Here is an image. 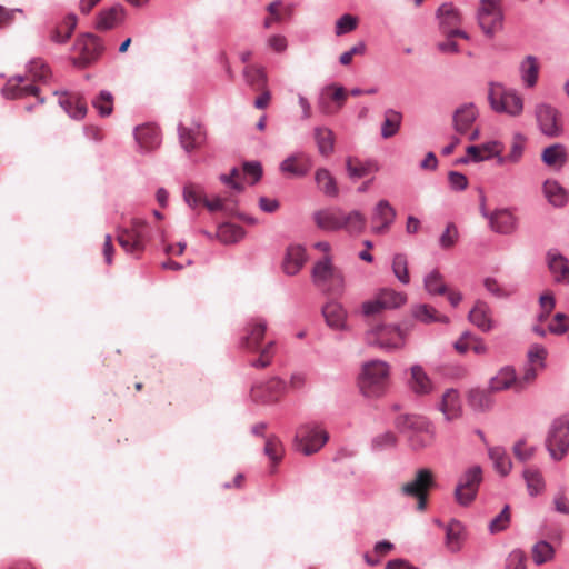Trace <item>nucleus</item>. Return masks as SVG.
<instances>
[{
	"instance_id": "nucleus-14",
	"label": "nucleus",
	"mask_w": 569,
	"mask_h": 569,
	"mask_svg": "<svg viewBox=\"0 0 569 569\" xmlns=\"http://www.w3.org/2000/svg\"><path fill=\"white\" fill-rule=\"evenodd\" d=\"M438 18L440 20V29L443 34H450L451 37H460L461 39L465 40L469 39L468 33L460 29L461 16L452 4H442L438 9Z\"/></svg>"
},
{
	"instance_id": "nucleus-18",
	"label": "nucleus",
	"mask_w": 569,
	"mask_h": 569,
	"mask_svg": "<svg viewBox=\"0 0 569 569\" xmlns=\"http://www.w3.org/2000/svg\"><path fill=\"white\" fill-rule=\"evenodd\" d=\"M481 213L489 219L490 229L497 233L508 234L516 229V218L508 209H499L489 214L482 206Z\"/></svg>"
},
{
	"instance_id": "nucleus-3",
	"label": "nucleus",
	"mask_w": 569,
	"mask_h": 569,
	"mask_svg": "<svg viewBox=\"0 0 569 569\" xmlns=\"http://www.w3.org/2000/svg\"><path fill=\"white\" fill-rule=\"evenodd\" d=\"M488 102L495 112L509 117H519L523 111V98L521 94L499 82H490L488 84Z\"/></svg>"
},
{
	"instance_id": "nucleus-37",
	"label": "nucleus",
	"mask_w": 569,
	"mask_h": 569,
	"mask_svg": "<svg viewBox=\"0 0 569 569\" xmlns=\"http://www.w3.org/2000/svg\"><path fill=\"white\" fill-rule=\"evenodd\" d=\"M469 320L482 331H489L492 328L490 309L483 301H477L469 312Z\"/></svg>"
},
{
	"instance_id": "nucleus-28",
	"label": "nucleus",
	"mask_w": 569,
	"mask_h": 569,
	"mask_svg": "<svg viewBox=\"0 0 569 569\" xmlns=\"http://www.w3.org/2000/svg\"><path fill=\"white\" fill-rule=\"evenodd\" d=\"M502 151L503 144L496 140L467 148L468 157L475 162L489 160L495 157L498 159Z\"/></svg>"
},
{
	"instance_id": "nucleus-6",
	"label": "nucleus",
	"mask_w": 569,
	"mask_h": 569,
	"mask_svg": "<svg viewBox=\"0 0 569 569\" xmlns=\"http://www.w3.org/2000/svg\"><path fill=\"white\" fill-rule=\"evenodd\" d=\"M329 440V433L320 425L308 422L301 425L295 436V446L306 456L318 452Z\"/></svg>"
},
{
	"instance_id": "nucleus-26",
	"label": "nucleus",
	"mask_w": 569,
	"mask_h": 569,
	"mask_svg": "<svg viewBox=\"0 0 569 569\" xmlns=\"http://www.w3.org/2000/svg\"><path fill=\"white\" fill-rule=\"evenodd\" d=\"M58 101L63 110L73 119L80 120L87 114V102L79 93H61Z\"/></svg>"
},
{
	"instance_id": "nucleus-52",
	"label": "nucleus",
	"mask_w": 569,
	"mask_h": 569,
	"mask_svg": "<svg viewBox=\"0 0 569 569\" xmlns=\"http://www.w3.org/2000/svg\"><path fill=\"white\" fill-rule=\"evenodd\" d=\"M481 482L482 469L479 466H472L462 473L457 486L470 487L471 489L478 490Z\"/></svg>"
},
{
	"instance_id": "nucleus-5",
	"label": "nucleus",
	"mask_w": 569,
	"mask_h": 569,
	"mask_svg": "<svg viewBox=\"0 0 569 569\" xmlns=\"http://www.w3.org/2000/svg\"><path fill=\"white\" fill-rule=\"evenodd\" d=\"M436 486L435 475L431 469H418L413 478L401 485L400 492L417 500V509L423 511L427 507L430 489Z\"/></svg>"
},
{
	"instance_id": "nucleus-38",
	"label": "nucleus",
	"mask_w": 569,
	"mask_h": 569,
	"mask_svg": "<svg viewBox=\"0 0 569 569\" xmlns=\"http://www.w3.org/2000/svg\"><path fill=\"white\" fill-rule=\"evenodd\" d=\"M539 62L533 56H527L520 63V76L528 88L536 86L539 76Z\"/></svg>"
},
{
	"instance_id": "nucleus-61",
	"label": "nucleus",
	"mask_w": 569,
	"mask_h": 569,
	"mask_svg": "<svg viewBox=\"0 0 569 569\" xmlns=\"http://www.w3.org/2000/svg\"><path fill=\"white\" fill-rule=\"evenodd\" d=\"M183 197L186 202L191 207H196L200 203L203 204V199H206L202 189L199 186L193 184L187 186L184 188Z\"/></svg>"
},
{
	"instance_id": "nucleus-13",
	"label": "nucleus",
	"mask_w": 569,
	"mask_h": 569,
	"mask_svg": "<svg viewBox=\"0 0 569 569\" xmlns=\"http://www.w3.org/2000/svg\"><path fill=\"white\" fill-rule=\"evenodd\" d=\"M287 390L286 382L280 378H271L266 383H260L251 389V398L256 402L273 403L280 400Z\"/></svg>"
},
{
	"instance_id": "nucleus-46",
	"label": "nucleus",
	"mask_w": 569,
	"mask_h": 569,
	"mask_svg": "<svg viewBox=\"0 0 569 569\" xmlns=\"http://www.w3.org/2000/svg\"><path fill=\"white\" fill-rule=\"evenodd\" d=\"M523 149L525 138L520 134L515 136L512 139L509 153L505 157L500 154L499 158L497 159V163L499 166H503L506 163H518L522 157Z\"/></svg>"
},
{
	"instance_id": "nucleus-7",
	"label": "nucleus",
	"mask_w": 569,
	"mask_h": 569,
	"mask_svg": "<svg viewBox=\"0 0 569 569\" xmlns=\"http://www.w3.org/2000/svg\"><path fill=\"white\" fill-rule=\"evenodd\" d=\"M396 425L402 430L413 431L411 441L415 447L423 448L430 446L435 439V429L432 423L422 416H400L397 418Z\"/></svg>"
},
{
	"instance_id": "nucleus-42",
	"label": "nucleus",
	"mask_w": 569,
	"mask_h": 569,
	"mask_svg": "<svg viewBox=\"0 0 569 569\" xmlns=\"http://www.w3.org/2000/svg\"><path fill=\"white\" fill-rule=\"evenodd\" d=\"M542 161L553 168H561L567 161V152L562 144L556 143L542 151Z\"/></svg>"
},
{
	"instance_id": "nucleus-58",
	"label": "nucleus",
	"mask_w": 569,
	"mask_h": 569,
	"mask_svg": "<svg viewBox=\"0 0 569 569\" xmlns=\"http://www.w3.org/2000/svg\"><path fill=\"white\" fill-rule=\"evenodd\" d=\"M347 170L350 177L362 178L373 170V166L357 158H348Z\"/></svg>"
},
{
	"instance_id": "nucleus-39",
	"label": "nucleus",
	"mask_w": 569,
	"mask_h": 569,
	"mask_svg": "<svg viewBox=\"0 0 569 569\" xmlns=\"http://www.w3.org/2000/svg\"><path fill=\"white\" fill-rule=\"evenodd\" d=\"M402 121V113L393 110L387 109L383 112V121L381 124V136L383 139H389L396 136L400 129Z\"/></svg>"
},
{
	"instance_id": "nucleus-21",
	"label": "nucleus",
	"mask_w": 569,
	"mask_h": 569,
	"mask_svg": "<svg viewBox=\"0 0 569 569\" xmlns=\"http://www.w3.org/2000/svg\"><path fill=\"white\" fill-rule=\"evenodd\" d=\"M312 162L306 153H296L280 163V171L289 177H305L311 169Z\"/></svg>"
},
{
	"instance_id": "nucleus-50",
	"label": "nucleus",
	"mask_w": 569,
	"mask_h": 569,
	"mask_svg": "<svg viewBox=\"0 0 569 569\" xmlns=\"http://www.w3.org/2000/svg\"><path fill=\"white\" fill-rule=\"evenodd\" d=\"M77 17L76 14L71 13V14H68L64 19V21L59 26L57 27V29L54 30L53 34H52V40L54 42H59V43H63L66 42L67 40L70 39L76 26H77Z\"/></svg>"
},
{
	"instance_id": "nucleus-15",
	"label": "nucleus",
	"mask_w": 569,
	"mask_h": 569,
	"mask_svg": "<svg viewBox=\"0 0 569 569\" xmlns=\"http://www.w3.org/2000/svg\"><path fill=\"white\" fill-rule=\"evenodd\" d=\"M76 48L79 50L80 54L73 59V64L79 68L89 66L103 50L100 39L93 34H87L79 39L76 43Z\"/></svg>"
},
{
	"instance_id": "nucleus-64",
	"label": "nucleus",
	"mask_w": 569,
	"mask_h": 569,
	"mask_svg": "<svg viewBox=\"0 0 569 569\" xmlns=\"http://www.w3.org/2000/svg\"><path fill=\"white\" fill-rule=\"evenodd\" d=\"M477 493L478 490L471 489L470 487L457 486L455 490L456 500L461 506H468L471 503L475 500Z\"/></svg>"
},
{
	"instance_id": "nucleus-16",
	"label": "nucleus",
	"mask_w": 569,
	"mask_h": 569,
	"mask_svg": "<svg viewBox=\"0 0 569 569\" xmlns=\"http://www.w3.org/2000/svg\"><path fill=\"white\" fill-rule=\"evenodd\" d=\"M312 279L317 286H325L328 282H332L340 288L343 287V274L332 266L329 257H326L315 264Z\"/></svg>"
},
{
	"instance_id": "nucleus-12",
	"label": "nucleus",
	"mask_w": 569,
	"mask_h": 569,
	"mask_svg": "<svg viewBox=\"0 0 569 569\" xmlns=\"http://www.w3.org/2000/svg\"><path fill=\"white\" fill-rule=\"evenodd\" d=\"M540 131L548 137H558L562 132V120L559 111L547 103H539L535 110Z\"/></svg>"
},
{
	"instance_id": "nucleus-44",
	"label": "nucleus",
	"mask_w": 569,
	"mask_h": 569,
	"mask_svg": "<svg viewBox=\"0 0 569 569\" xmlns=\"http://www.w3.org/2000/svg\"><path fill=\"white\" fill-rule=\"evenodd\" d=\"M523 479L530 496H537L545 490V481L541 472L532 467L523 470Z\"/></svg>"
},
{
	"instance_id": "nucleus-53",
	"label": "nucleus",
	"mask_w": 569,
	"mask_h": 569,
	"mask_svg": "<svg viewBox=\"0 0 569 569\" xmlns=\"http://www.w3.org/2000/svg\"><path fill=\"white\" fill-rule=\"evenodd\" d=\"M264 455L269 457L273 465L281 461L284 449L281 441L276 436H269L264 443Z\"/></svg>"
},
{
	"instance_id": "nucleus-33",
	"label": "nucleus",
	"mask_w": 569,
	"mask_h": 569,
	"mask_svg": "<svg viewBox=\"0 0 569 569\" xmlns=\"http://www.w3.org/2000/svg\"><path fill=\"white\" fill-rule=\"evenodd\" d=\"M136 140L144 150H153L161 142L160 130L153 124H144L136 129Z\"/></svg>"
},
{
	"instance_id": "nucleus-27",
	"label": "nucleus",
	"mask_w": 569,
	"mask_h": 569,
	"mask_svg": "<svg viewBox=\"0 0 569 569\" xmlns=\"http://www.w3.org/2000/svg\"><path fill=\"white\" fill-rule=\"evenodd\" d=\"M489 388L492 392H499L510 388H513L518 392L523 390L522 382L518 381L515 370L509 367L502 368L491 378Z\"/></svg>"
},
{
	"instance_id": "nucleus-35",
	"label": "nucleus",
	"mask_w": 569,
	"mask_h": 569,
	"mask_svg": "<svg viewBox=\"0 0 569 569\" xmlns=\"http://www.w3.org/2000/svg\"><path fill=\"white\" fill-rule=\"evenodd\" d=\"M246 83L254 91L268 87V76L266 69L258 64H248L243 69Z\"/></svg>"
},
{
	"instance_id": "nucleus-54",
	"label": "nucleus",
	"mask_w": 569,
	"mask_h": 569,
	"mask_svg": "<svg viewBox=\"0 0 569 569\" xmlns=\"http://www.w3.org/2000/svg\"><path fill=\"white\" fill-rule=\"evenodd\" d=\"M553 547L545 540L537 542L532 547V559L537 565H542L547 561H550L553 558Z\"/></svg>"
},
{
	"instance_id": "nucleus-56",
	"label": "nucleus",
	"mask_w": 569,
	"mask_h": 569,
	"mask_svg": "<svg viewBox=\"0 0 569 569\" xmlns=\"http://www.w3.org/2000/svg\"><path fill=\"white\" fill-rule=\"evenodd\" d=\"M359 19L350 13L342 14L335 24V33L340 37L357 29Z\"/></svg>"
},
{
	"instance_id": "nucleus-55",
	"label": "nucleus",
	"mask_w": 569,
	"mask_h": 569,
	"mask_svg": "<svg viewBox=\"0 0 569 569\" xmlns=\"http://www.w3.org/2000/svg\"><path fill=\"white\" fill-rule=\"evenodd\" d=\"M92 106L96 108L100 116L108 117L113 111V96L106 90H102L96 99L92 100Z\"/></svg>"
},
{
	"instance_id": "nucleus-10",
	"label": "nucleus",
	"mask_w": 569,
	"mask_h": 569,
	"mask_svg": "<svg viewBox=\"0 0 569 569\" xmlns=\"http://www.w3.org/2000/svg\"><path fill=\"white\" fill-rule=\"evenodd\" d=\"M367 342L385 350H396L405 346L406 333L393 325H379L366 335Z\"/></svg>"
},
{
	"instance_id": "nucleus-49",
	"label": "nucleus",
	"mask_w": 569,
	"mask_h": 569,
	"mask_svg": "<svg viewBox=\"0 0 569 569\" xmlns=\"http://www.w3.org/2000/svg\"><path fill=\"white\" fill-rule=\"evenodd\" d=\"M217 237L224 243H234L244 237V230L237 224L223 223L218 228Z\"/></svg>"
},
{
	"instance_id": "nucleus-51",
	"label": "nucleus",
	"mask_w": 569,
	"mask_h": 569,
	"mask_svg": "<svg viewBox=\"0 0 569 569\" xmlns=\"http://www.w3.org/2000/svg\"><path fill=\"white\" fill-rule=\"evenodd\" d=\"M489 457L493 461L496 470L501 476H507L511 470V460L507 456L505 449L495 447L489 450Z\"/></svg>"
},
{
	"instance_id": "nucleus-8",
	"label": "nucleus",
	"mask_w": 569,
	"mask_h": 569,
	"mask_svg": "<svg viewBox=\"0 0 569 569\" xmlns=\"http://www.w3.org/2000/svg\"><path fill=\"white\" fill-rule=\"evenodd\" d=\"M546 447L552 459L559 461L569 450V417L556 419L548 431Z\"/></svg>"
},
{
	"instance_id": "nucleus-32",
	"label": "nucleus",
	"mask_w": 569,
	"mask_h": 569,
	"mask_svg": "<svg viewBox=\"0 0 569 569\" xmlns=\"http://www.w3.org/2000/svg\"><path fill=\"white\" fill-rule=\"evenodd\" d=\"M306 251L300 246H291L287 249L282 269L289 276L297 274L306 262Z\"/></svg>"
},
{
	"instance_id": "nucleus-36",
	"label": "nucleus",
	"mask_w": 569,
	"mask_h": 569,
	"mask_svg": "<svg viewBox=\"0 0 569 569\" xmlns=\"http://www.w3.org/2000/svg\"><path fill=\"white\" fill-rule=\"evenodd\" d=\"M410 389L417 395H427L432 390V382L422 367L415 365L410 368Z\"/></svg>"
},
{
	"instance_id": "nucleus-19",
	"label": "nucleus",
	"mask_w": 569,
	"mask_h": 569,
	"mask_svg": "<svg viewBox=\"0 0 569 569\" xmlns=\"http://www.w3.org/2000/svg\"><path fill=\"white\" fill-rule=\"evenodd\" d=\"M347 91L343 87L331 84L325 88L319 102L320 110L330 114L342 108L347 100Z\"/></svg>"
},
{
	"instance_id": "nucleus-31",
	"label": "nucleus",
	"mask_w": 569,
	"mask_h": 569,
	"mask_svg": "<svg viewBox=\"0 0 569 569\" xmlns=\"http://www.w3.org/2000/svg\"><path fill=\"white\" fill-rule=\"evenodd\" d=\"M542 191L548 202L555 208H562L568 203V191L556 180H547Z\"/></svg>"
},
{
	"instance_id": "nucleus-63",
	"label": "nucleus",
	"mask_w": 569,
	"mask_h": 569,
	"mask_svg": "<svg viewBox=\"0 0 569 569\" xmlns=\"http://www.w3.org/2000/svg\"><path fill=\"white\" fill-rule=\"evenodd\" d=\"M548 330L555 335H562L567 332L569 330V317L561 312L556 313L552 322L548 327Z\"/></svg>"
},
{
	"instance_id": "nucleus-45",
	"label": "nucleus",
	"mask_w": 569,
	"mask_h": 569,
	"mask_svg": "<svg viewBox=\"0 0 569 569\" xmlns=\"http://www.w3.org/2000/svg\"><path fill=\"white\" fill-rule=\"evenodd\" d=\"M315 139L318 146V150L322 156H329L333 152L335 136L330 129L321 127L316 128Z\"/></svg>"
},
{
	"instance_id": "nucleus-2",
	"label": "nucleus",
	"mask_w": 569,
	"mask_h": 569,
	"mask_svg": "<svg viewBox=\"0 0 569 569\" xmlns=\"http://www.w3.org/2000/svg\"><path fill=\"white\" fill-rule=\"evenodd\" d=\"M50 74L48 66L41 59L31 60L28 67V77L18 76L8 80L3 92L11 99L39 96V89L33 84H24L28 79L46 80Z\"/></svg>"
},
{
	"instance_id": "nucleus-57",
	"label": "nucleus",
	"mask_w": 569,
	"mask_h": 569,
	"mask_svg": "<svg viewBox=\"0 0 569 569\" xmlns=\"http://www.w3.org/2000/svg\"><path fill=\"white\" fill-rule=\"evenodd\" d=\"M425 288L431 295H446L447 286L438 271H432L425 278Z\"/></svg>"
},
{
	"instance_id": "nucleus-40",
	"label": "nucleus",
	"mask_w": 569,
	"mask_h": 569,
	"mask_svg": "<svg viewBox=\"0 0 569 569\" xmlns=\"http://www.w3.org/2000/svg\"><path fill=\"white\" fill-rule=\"evenodd\" d=\"M455 349L459 353H466L467 351L471 350L476 355H483L487 351V347L485 342L477 337H473L472 335L466 332L463 333L456 342H455Z\"/></svg>"
},
{
	"instance_id": "nucleus-4",
	"label": "nucleus",
	"mask_w": 569,
	"mask_h": 569,
	"mask_svg": "<svg viewBox=\"0 0 569 569\" xmlns=\"http://www.w3.org/2000/svg\"><path fill=\"white\" fill-rule=\"evenodd\" d=\"M390 367L386 361L371 360L362 366L359 387L367 397L381 396L389 385Z\"/></svg>"
},
{
	"instance_id": "nucleus-41",
	"label": "nucleus",
	"mask_w": 569,
	"mask_h": 569,
	"mask_svg": "<svg viewBox=\"0 0 569 569\" xmlns=\"http://www.w3.org/2000/svg\"><path fill=\"white\" fill-rule=\"evenodd\" d=\"M492 391L488 389H472L468 393L469 406L478 411H485L491 408L493 400L491 397Z\"/></svg>"
},
{
	"instance_id": "nucleus-9",
	"label": "nucleus",
	"mask_w": 569,
	"mask_h": 569,
	"mask_svg": "<svg viewBox=\"0 0 569 569\" xmlns=\"http://www.w3.org/2000/svg\"><path fill=\"white\" fill-rule=\"evenodd\" d=\"M119 244L130 254L139 256L146 248L147 223L134 218L129 228H119L117 232Z\"/></svg>"
},
{
	"instance_id": "nucleus-60",
	"label": "nucleus",
	"mask_w": 569,
	"mask_h": 569,
	"mask_svg": "<svg viewBox=\"0 0 569 569\" xmlns=\"http://www.w3.org/2000/svg\"><path fill=\"white\" fill-rule=\"evenodd\" d=\"M462 525L459 521H452L448 525L446 537H447V545L452 550H457L459 548V541L462 535Z\"/></svg>"
},
{
	"instance_id": "nucleus-23",
	"label": "nucleus",
	"mask_w": 569,
	"mask_h": 569,
	"mask_svg": "<svg viewBox=\"0 0 569 569\" xmlns=\"http://www.w3.org/2000/svg\"><path fill=\"white\" fill-rule=\"evenodd\" d=\"M178 133L181 147L188 152L200 148L206 141V132L199 124L192 127L181 124Z\"/></svg>"
},
{
	"instance_id": "nucleus-43",
	"label": "nucleus",
	"mask_w": 569,
	"mask_h": 569,
	"mask_svg": "<svg viewBox=\"0 0 569 569\" xmlns=\"http://www.w3.org/2000/svg\"><path fill=\"white\" fill-rule=\"evenodd\" d=\"M412 315L416 319L423 323L431 322H449V318L440 315L433 307L428 305H420L412 309Z\"/></svg>"
},
{
	"instance_id": "nucleus-24",
	"label": "nucleus",
	"mask_w": 569,
	"mask_h": 569,
	"mask_svg": "<svg viewBox=\"0 0 569 569\" xmlns=\"http://www.w3.org/2000/svg\"><path fill=\"white\" fill-rule=\"evenodd\" d=\"M439 410L449 422L462 416V405L459 392L456 389H448L443 392L439 403Z\"/></svg>"
},
{
	"instance_id": "nucleus-62",
	"label": "nucleus",
	"mask_w": 569,
	"mask_h": 569,
	"mask_svg": "<svg viewBox=\"0 0 569 569\" xmlns=\"http://www.w3.org/2000/svg\"><path fill=\"white\" fill-rule=\"evenodd\" d=\"M510 522V510L509 506H506L502 511L495 517L489 525V529L492 533L500 532L505 530Z\"/></svg>"
},
{
	"instance_id": "nucleus-25",
	"label": "nucleus",
	"mask_w": 569,
	"mask_h": 569,
	"mask_svg": "<svg viewBox=\"0 0 569 569\" xmlns=\"http://www.w3.org/2000/svg\"><path fill=\"white\" fill-rule=\"evenodd\" d=\"M326 323L335 330H348L347 310L337 301H330L322 308Z\"/></svg>"
},
{
	"instance_id": "nucleus-59",
	"label": "nucleus",
	"mask_w": 569,
	"mask_h": 569,
	"mask_svg": "<svg viewBox=\"0 0 569 569\" xmlns=\"http://www.w3.org/2000/svg\"><path fill=\"white\" fill-rule=\"evenodd\" d=\"M392 271L402 283L409 282L410 278L408 273V260L405 254L398 253L393 257Z\"/></svg>"
},
{
	"instance_id": "nucleus-29",
	"label": "nucleus",
	"mask_w": 569,
	"mask_h": 569,
	"mask_svg": "<svg viewBox=\"0 0 569 569\" xmlns=\"http://www.w3.org/2000/svg\"><path fill=\"white\" fill-rule=\"evenodd\" d=\"M315 224L325 231H339L340 208L331 207L320 209L313 212Z\"/></svg>"
},
{
	"instance_id": "nucleus-20",
	"label": "nucleus",
	"mask_w": 569,
	"mask_h": 569,
	"mask_svg": "<svg viewBox=\"0 0 569 569\" xmlns=\"http://www.w3.org/2000/svg\"><path fill=\"white\" fill-rule=\"evenodd\" d=\"M127 17V10L121 4H114L108 9L101 10L96 20V29L108 31L121 26Z\"/></svg>"
},
{
	"instance_id": "nucleus-34",
	"label": "nucleus",
	"mask_w": 569,
	"mask_h": 569,
	"mask_svg": "<svg viewBox=\"0 0 569 569\" xmlns=\"http://www.w3.org/2000/svg\"><path fill=\"white\" fill-rule=\"evenodd\" d=\"M548 266L557 282L569 283V261L556 251L547 254Z\"/></svg>"
},
{
	"instance_id": "nucleus-1",
	"label": "nucleus",
	"mask_w": 569,
	"mask_h": 569,
	"mask_svg": "<svg viewBox=\"0 0 569 569\" xmlns=\"http://www.w3.org/2000/svg\"><path fill=\"white\" fill-rule=\"evenodd\" d=\"M267 329L268 323L264 319L252 318L242 330L240 347L258 355V357L251 361V366L257 369H263L270 366L277 352L276 340L271 339L262 345Z\"/></svg>"
},
{
	"instance_id": "nucleus-47",
	"label": "nucleus",
	"mask_w": 569,
	"mask_h": 569,
	"mask_svg": "<svg viewBox=\"0 0 569 569\" xmlns=\"http://www.w3.org/2000/svg\"><path fill=\"white\" fill-rule=\"evenodd\" d=\"M377 296L386 310L399 308L407 301V297L405 293L398 292L389 288L379 290Z\"/></svg>"
},
{
	"instance_id": "nucleus-11",
	"label": "nucleus",
	"mask_w": 569,
	"mask_h": 569,
	"mask_svg": "<svg viewBox=\"0 0 569 569\" xmlns=\"http://www.w3.org/2000/svg\"><path fill=\"white\" fill-rule=\"evenodd\" d=\"M477 19L481 30L488 37L500 31L503 23L501 0H480Z\"/></svg>"
},
{
	"instance_id": "nucleus-30",
	"label": "nucleus",
	"mask_w": 569,
	"mask_h": 569,
	"mask_svg": "<svg viewBox=\"0 0 569 569\" xmlns=\"http://www.w3.org/2000/svg\"><path fill=\"white\" fill-rule=\"evenodd\" d=\"M478 117V110L473 103H467L458 108L453 113V127L457 132L465 134L469 131Z\"/></svg>"
},
{
	"instance_id": "nucleus-22",
	"label": "nucleus",
	"mask_w": 569,
	"mask_h": 569,
	"mask_svg": "<svg viewBox=\"0 0 569 569\" xmlns=\"http://www.w3.org/2000/svg\"><path fill=\"white\" fill-rule=\"evenodd\" d=\"M339 231L343 230L350 236L361 234L367 226V218L358 210L343 211L340 209Z\"/></svg>"
},
{
	"instance_id": "nucleus-17",
	"label": "nucleus",
	"mask_w": 569,
	"mask_h": 569,
	"mask_svg": "<svg viewBox=\"0 0 569 569\" xmlns=\"http://www.w3.org/2000/svg\"><path fill=\"white\" fill-rule=\"evenodd\" d=\"M396 218V210L387 200H380L371 216V230L373 233L388 232Z\"/></svg>"
},
{
	"instance_id": "nucleus-48",
	"label": "nucleus",
	"mask_w": 569,
	"mask_h": 569,
	"mask_svg": "<svg viewBox=\"0 0 569 569\" xmlns=\"http://www.w3.org/2000/svg\"><path fill=\"white\" fill-rule=\"evenodd\" d=\"M316 182L319 189L329 197L338 194V188L335 178L326 169H318L316 172Z\"/></svg>"
}]
</instances>
